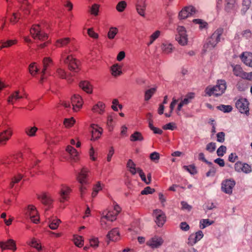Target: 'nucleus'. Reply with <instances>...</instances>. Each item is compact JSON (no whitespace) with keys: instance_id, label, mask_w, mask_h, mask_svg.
<instances>
[{"instance_id":"nucleus-1","label":"nucleus","mask_w":252,"mask_h":252,"mask_svg":"<svg viewBox=\"0 0 252 252\" xmlns=\"http://www.w3.org/2000/svg\"><path fill=\"white\" fill-rule=\"evenodd\" d=\"M60 61L68 65V69L73 72H78L81 69L79 60L73 57L69 50H65L61 54Z\"/></svg>"},{"instance_id":"nucleus-2","label":"nucleus","mask_w":252,"mask_h":252,"mask_svg":"<svg viewBox=\"0 0 252 252\" xmlns=\"http://www.w3.org/2000/svg\"><path fill=\"white\" fill-rule=\"evenodd\" d=\"M21 4L20 9L16 12H13L12 15L9 18L10 22L14 24L20 19L26 18L30 13L31 6L28 0H18Z\"/></svg>"},{"instance_id":"nucleus-3","label":"nucleus","mask_w":252,"mask_h":252,"mask_svg":"<svg viewBox=\"0 0 252 252\" xmlns=\"http://www.w3.org/2000/svg\"><path fill=\"white\" fill-rule=\"evenodd\" d=\"M226 88V82L224 80H218L217 84L214 87L208 86L205 89V93L209 96L221 95Z\"/></svg>"},{"instance_id":"nucleus-4","label":"nucleus","mask_w":252,"mask_h":252,"mask_svg":"<svg viewBox=\"0 0 252 252\" xmlns=\"http://www.w3.org/2000/svg\"><path fill=\"white\" fill-rule=\"evenodd\" d=\"M221 33L220 32H213L208 37L206 43L204 45L205 51L213 48L220 41Z\"/></svg>"},{"instance_id":"nucleus-5","label":"nucleus","mask_w":252,"mask_h":252,"mask_svg":"<svg viewBox=\"0 0 252 252\" xmlns=\"http://www.w3.org/2000/svg\"><path fill=\"white\" fill-rule=\"evenodd\" d=\"M13 134V127L9 125H6L4 129L0 132V145H5Z\"/></svg>"},{"instance_id":"nucleus-6","label":"nucleus","mask_w":252,"mask_h":252,"mask_svg":"<svg viewBox=\"0 0 252 252\" xmlns=\"http://www.w3.org/2000/svg\"><path fill=\"white\" fill-rule=\"evenodd\" d=\"M42 64L43 68L41 71L42 75L40 79L41 82L44 79V76L50 74L51 69L54 65L53 62L50 57L44 58L42 60Z\"/></svg>"},{"instance_id":"nucleus-7","label":"nucleus","mask_w":252,"mask_h":252,"mask_svg":"<svg viewBox=\"0 0 252 252\" xmlns=\"http://www.w3.org/2000/svg\"><path fill=\"white\" fill-rule=\"evenodd\" d=\"M121 210V208L118 204L114 203L113 209H110L106 213L104 212L103 214L106 218L107 220L112 222L116 220L118 215Z\"/></svg>"},{"instance_id":"nucleus-8","label":"nucleus","mask_w":252,"mask_h":252,"mask_svg":"<svg viewBox=\"0 0 252 252\" xmlns=\"http://www.w3.org/2000/svg\"><path fill=\"white\" fill-rule=\"evenodd\" d=\"M27 216L30 218L32 221L34 223H37L39 221V217L38 215L36 208L33 205H29L26 210Z\"/></svg>"},{"instance_id":"nucleus-9","label":"nucleus","mask_w":252,"mask_h":252,"mask_svg":"<svg viewBox=\"0 0 252 252\" xmlns=\"http://www.w3.org/2000/svg\"><path fill=\"white\" fill-rule=\"evenodd\" d=\"M25 97H27V95L25 93L20 91H16L11 94L8 97L7 102L8 104L13 105L20 99Z\"/></svg>"},{"instance_id":"nucleus-10","label":"nucleus","mask_w":252,"mask_h":252,"mask_svg":"<svg viewBox=\"0 0 252 252\" xmlns=\"http://www.w3.org/2000/svg\"><path fill=\"white\" fill-rule=\"evenodd\" d=\"M153 215L156 218V222L157 225L162 226L166 221V216L165 213L160 209L154 210Z\"/></svg>"},{"instance_id":"nucleus-11","label":"nucleus","mask_w":252,"mask_h":252,"mask_svg":"<svg viewBox=\"0 0 252 252\" xmlns=\"http://www.w3.org/2000/svg\"><path fill=\"white\" fill-rule=\"evenodd\" d=\"M236 107L241 113H249V102L246 98H240L236 102Z\"/></svg>"},{"instance_id":"nucleus-12","label":"nucleus","mask_w":252,"mask_h":252,"mask_svg":"<svg viewBox=\"0 0 252 252\" xmlns=\"http://www.w3.org/2000/svg\"><path fill=\"white\" fill-rule=\"evenodd\" d=\"M195 12V8L192 6H186L179 12V17L180 19H185L194 14Z\"/></svg>"},{"instance_id":"nucleus-13","label":"nucleus","mask_w":252,"mask_h":252,"mask_svg":"<svg viewBox=\"0 0 252 252\" xmlns=\"http://www.w3.org/2000/svg\"><path fill=\"white\" fill-rule=\"evenodd\" d=\"M71 191V189L66 186H62L60 191V201L63 203L69 199V195Z\"/></svg>"},{"instance_id":"nucleus-14","label":"nucleus","mask_w":252,"mask_h":252,"mask_svg":"<svg viewBox=\"0 0 252 252\" xmlns=\"http://www.w3.org/2000/svg\"><path fill=\"white\" fill-rule=\"evenodd\" d=\"M71 104L73 110L77 112L82 108L83 101L82 97L79 94H74L71 97Z\"/></svg>"},{"instance_id":"nucleus-15","label":"nucleus","mask_w":252,"mask_h":252,"mask_svg":"<svg viewBox=\"0 0 252 252\" xmlns=\"http://www.w3.org/2000/svg\"><path fill=\"white\" fill-rule=\"evenodd\" d=\"M163 243L162 239L158 236H155L147 241L146 245L152 249L157 248Z\"/></svg>"},{"instance_id":"nucleus-16","label":"nucleus","mask_w":252,"mask_h":252,"mask_svg":"<svg viewBox=\"0 0 252 252\" xmlns=\"http://www.w3.org/2000/svg\"><path fill=\"white\" fill-rule=\"evenodd\" d=\"M92 138L91 140H95L99 138L102 134L103 129L98 125L92 124L91 126Z\"/></svg>"},{"instance_id":"nucleus-17","label":"nucleus","mask_w":252,"mask_h":252,"mask_svg":"<svg viewBox=\"0 0 252 252\" xmlns=\"http://www.w3.org/2000/svg\"><path fill=\"white\" fill-rule=\"evenodd\" d=\"M235 185V181L233 180L227 179L222 183L221 188L222 190L226 193L230 194L232 193V189Z\"/></svg>"},{"instance_id":"nucleus-18","label":"nucleus","mask_w":252,"mask_h":252,"mask_svg":"<svg viewBox=\"0 0 252 252\" xmlns=\"http://www.w3.org/2000/svg\"><path fill=\"white\" fill-rule=\"evenodd\" d=\"M0 248L2 250H11L15 251L17 249L16 242L13 239H9L5 242H0Z\"/></svg>"},{"instance_id":"nucleus-19","label":"nucleus","mask_w":252,"mask_h":252,"mask_svg":"<svg viewBox=\"0 0 252 252\" xmlns=\"http://www.w3.org/2000/svg\"><path fill=\"white\" fill-rule=\"evenodd\" d=\"M26 172L25 169L22 167L21 166L19 167L17 174L12 179L10 182V186L11 188H13L15 184L18 183L21 180Z\"/></svg>"},{"instance_id":"nucleus-20","label":"nucleus","mask_w":252,"mask_h":252,"mask_svg":"<svg viewBox=\"0 0 252 252\" xmlns=\"http://www.w3.org/2000/svg\"><path fill=\"white\" fill-rule=\"evenodd\" d=\"M194 97V94L190 93L186 95L184 99H182L181 102L178 105L177 111L179 112L182 110L183 106L187 105L190 102L191 100Z\"/></svg>"},{"instance_id":"nucleus-21","label":"nucleus","mask_w":252,"mask_h":252,"mask_svg":"<svg viewBox=\"0 0 252 252\" xmlns=\"http://www.w3.org/2000/svg\"><path fill=\"white\" fill-rule=\"evenodd\" d=\"M241 61L246 65L252 67V53L249 52H243L240 56Z\"/></svg>"},{"instance_id":"nucleus-22","label":"nucleus","mask_w":252,"mask_h":252,"mask_svg":"<svg viewBox=\"0 0 252 252\" xmlns=\"http://www.w3.org/2000/svg\"><path fill=\"white\" fill-rule=\"evenodd\" d=\"M88 173L87 168H83L77 176V180L81 185H86L88 183Z\"/></svg>"},{"instance_id":"nucleus-23","label":"nucleus","mask_w":252,"mask_h":252,"mask_svg":"<svg viewBox=\"0 0 252 252\" xmlns=\"http://www.w3.org/2000/svg\"><path fill=\"white\" fill-rule=\"evenodd\" d=\"M107 238L111 241H117L120 239L119 231L117 228L112 229L107 235Z\"/></svg>"},{"instance_id":"nucleus-24","label":"nucleus","mask_w":252,"mask_h":252,"mask_svg":"<svg viewBox=\"0 0 252 252\" xmlns=\"http://www.w3.org/2000/svg\"><path fill=\"white\" fill-rule=\"evenodd\" d=\"M188 39V35L186 32H178L176 35V40L181 45H187Z\"/></svg>"},{"instance_id":"nucleus-25","label":"nucleus","mask_w":252,"mask_h":252,"mask_svg":"<svg viewBox=\"0 0 252 252\" xmlns=\"http://www.w3.org/2000/svg\"><path fill=\"white\" fill-rule=\"evenodd\" d=\"M105 108V104L103 102L99 101L94 105L92 110L94 113L102 114L104 112Z\"/></svg>"},{"instance_id":"nucleus-26","label":"nucleus","mask_w":252,"mask_h":252,"mask_svg":"<svg viewBox=\"0 0 252 252\" xmlns=\"http://www.w3.org/2000/svg\"><path fill=\"white\" fill-rule=\"evenodd\" d=\"M48 25L45 22L33 25L31 29L30 32H32V31H33V32H43L48 30Z\"/></svg>"},{"instance_id":"nucleus-27","label":"nucleus","mask_w":252,"mask_h":252,"mask_svg":"<svg viewBox=\"0 0 252 252\" xmlns=\"http://www.w3.org/2000/svg\"><path fill=\"white\" fill-rule=\"evenodd\" d=\"M79 87L88 94H91L93 92V86L88 81H82L80 82Z\"/></svg>"},{"instance_id":"nucleus-28","label":"nucleus","mask_w":252,"mask_h":252,"mask_svg":"<svg viewBox=\"0 0 252 252\" xmlns=\"http://www.w3.org/2000/svg\"><path fill=\"white\" fill-rule=\"evenodd\" d=\"M39 198L41 202L45 205L50 206L53 203V199L49 194L43 193L41 195Z\"/></svg>"},{"instance_id":"nucleus-29","label":"nucleus","mask_w":252,"mask_h":252,"mask_svg":"<svg viewBox=\"0 0 252 252\" xmlns=\"http://www.w3.org/2000/svg\"><path fill=\"white\" fill-rule=\"evenodd\" d=\"M111 74L114 77H117L122 74V66L118 63L113 65L111 68Z\"/></svg>"},{"instance_id":"nucleus-30","label":"nucleus","mask_w":252,"mask_h":252,"mask_svg":"<svg viewBox=\"0 0 252 252\" xmlns=\"http://www.w3.org/2000/svg\"><path fill=\"white\" fill-rule=\"evenodd\" d=\"M17 42V39H9L6 41L1 40L0 41V49L9 48L13 45H16Z\"/></svg>"},{"instance_id":"nucleus-31","label":"nucleus","mask_w":252,"mask_h":252,"mask_svg":"<svg viewBox=\"0 0 252 252\" xmlns=\"http://www.w3.org/2000/svg\"><path fill=\"white\" fill-rule=\"evenodd\" d=\"M37 130L38 128L35 126H28L25 128L24 132L29 137H34Z\"/></svg>"},{"instance_id":"nucleus-32","label":"nucleus","mask_w":252,"mask_h":252,"mask_svg":"<svg viewBox=\"0 0 252 252\" xmlns=\"http://www.w3.org/2000/svg\"><path fill=\"white\" fill-rule=\"evenodd\" d=\"M192 22L195 25H198L200 30H207L208 29V24L202 19H193Z\"/></svg>"},{"instance_id":"nucleus-33","label":"nucleus","mask_w":252,"mask_h":252,"mask_svg":"<svg viewBox=\"0 0 252 252\" xmlns=\"http://www.w3.org/2000/svg\"><path fill=\"white\" fill-rule=\"evenodd\" d=\"M32 38L35 40L45 41L48 39V35L45 32H33Z\"/></svg>"},{"instance_id":"nucleus-34","label":"nucleus","mask_w":252,"mask_h":252,"mask_svg":"<svg viewBox=\"0 0 252 252\" xmlns=\"http://www.w3.org/2000/svg\"><path fill=\"white\" fill-rule=\"evenodd\" d=\"M116 117L114 115H110L107 117V125L109 131H112L115 125Z\"/></svg>"},{"instance_id":"nucleus-35","label":"nucleus","mask_w":252,"mask_h":252,"mask_svg":"<svg viewBox=\"0 0 252 252\" xmlns=\"http://www.w3.org/2000/svg\"><path fill=\"white\" fill-rule=\"evenodd\" d=\"M231 66L233 68V73L234 75L242 78L244 72L242 67L238 64L234 65L231 64Z\"/></svg>"},{"instance_id":"nucleus-36","label":"nucleus","mask_w":252,"mask_h":252,"mask_svg":"<svg viewBox=\"0 0 252 252\" xmlns=\"http://www.w3.org/2000/svg\"><path fill=\"white\" fill-rule=\"evenodd\" d=\"M66 152L69 154L71 158L76 161L78 159V153L77 150L71 146H68L66 149Z\"/></svg>"},{"instance_id":"nucleus-37","label":"nucleus","mask_w":252,"mask_h":252,"mask_svg":"<svg viewBox=\"0 0 252 252\" xmlns=\"http://www.w3.org/2000/svg\"><path fill=\"white\" fill-rule=\"evenodd\" d=\"M56 76L62 79H67L69 83H71L73 81V79L70 78H68L66 76V73L65 70L62 68H59L56 70Z\"/></svg>"},{"instance_id":"nucleus-38","label":"nucleus","mask_w":252,"mask_h":252,"mask_svg":"<svg viewBox=\"0 0 252 252\" xmlns=\"http://www.w3.org/2000/svg\"><path fill=\"white\" fill-rule=\"evenodd\" d=\"M61 222V221L60 219L56 217H53L50 220L49 226L51 229L55 230L58 228Z\"/></svg>"},{"instance_id":"nucleus-39","label":"nucleus","mask_w":252,"mask_h":252,"mask_svg":"<svg viewBox=\"0 0 252 252\" xmlns=\"http://www.w3.org/2000/svg\"><path fill=\"white\" fill-rule=\"evenodd\" d=\"M129 139L132 142L141 141L144 140V137L141 132L135 131L130 135Z\"/></svg>"},{"instance_id":"nucleus-40","label":"nucleus","mask_w":252,"mask_h":252,"mask_svg":"<svg viewBox=\"0 0 252 252\" xmlns=\"http://www.w3.org/2000/svg\"><path fill=\"white\" fill-rule=\"evenodd\" d=\"M173 46L172 44L168 43H163L161 45V49L165 54H169L172 52Z\"/></svg>"},{"instance_id":"nucleus-41","label":"nucleus","mask_w":252,"mask_h":252,"mask_svg":"<svg viewBox=\"0 0 252 252\" xmlns=\"http://www.w3.org/2000/svg\"><path fill=\"white\" fill-rule=\"evenodd\" d=\"M127 167L129 168V172L134 175L137 172V168H136L135 164L131 159H129L127 163Z\"/></svg>"},{"instance_id":"nucleus-42","label":"nucleus","mask_w":252,"mask_h":252,"mask_svg":"<svg viewBox=\"0 0 252 252\" xmlns=\"http://www.w3.org/2000/svg\"><path fill=\"white\" fill-rule=\"evenodd\" d=\"M227 4L225 6V10L229 12L231 9H234L237 7L236 0H226Z\"/></svg>"},{"instance_id":"nucleus-43","label":"nucleus","mask_w":252,"mask_h":252,"mask_svg":"<svg viewBox=\"0 0 252 252\" xmlns=\"http://www.w3.org/2000/svg\"><path fill=\"white\" fill-rule=\"evenodd\" d=\"M73 242L74 244L78 247H81L83 246L84 240L83 237L81 236L74 235Z\"/></svg>"},{"instance_id":"nucleus-44","label":"nucleus","mask_w":252,"mask_h":252,"mask_svg":"<svg viewBox=\"0 0 252 252\" xmlns=\"http://www.w3.org/2000/svg\"><path fill=\"white\" fill-rule=\"evenodd\" d=\"M102 189L101 185L100 182H98L93 187V192L92 193V197H95L98 192Z\"/></svg>"},{"instance_id":"nucleus-45","label":"nucleus","mask_w":252,"mask_h":252,"mask_svg":"<svg viewBox=\"0 0 252 252\" xmlns=\"http://www.w3.org/2000/svg\"><path fill=\"white\" fill-rule=\"evenodd\" d=\"M29 244L34 248H35L38 252L41 250V244L36 239L33 238Z\"/></svg>"},{"instance_id":"nucleus-46","label":"nucleus","mask_w":252,"mask_h":252,"mask_svg":"<svg viewBox=\"0 0 252 252\" xmlns=\"http://www.w3.org/2000/svg\"><path fill=\"white\" fill-rule=\"evenodd\" d=\"M75 121L73 118L65 119L63 121V125L66 128L72 127L75 124Z\"/></svg>"},{"instance_id":"nucleus-47","label":"nucleus","mask_w":252,"mask_h":252,"mask_svg":"<svg viewBox=\"0 0 252 252\" xmlns=\"http://www.w3.org/2000/svg\"><path fill=\"white\" fill-rule=\"evenodd\" d=\"M107 219L106 218L103 216L100 219V224L101 228L103 229H107L110 227V223L106 221Z\"/></svg>"},{"instance_id":"nucleus-48","label":"nucleus","mask_w":252,"mask_h":252,"mask_svg":"<svg viewBox=\"0 0 252 252\" xmlns=\"http://www.w3.org/2000/svg\"><path fill=\"white\" fill-rule=\"evenodd\" d=\"M29 69L30 73L32 76H34L35 74H36L37 72L38 71V68L35 63H31L29 65Z\"/></svg>"},{"instance_id":"nucleus-49","label":"nucleus","mask_w":252,"mask_h":252,"mask_svg":"<svg viewBox=\"0 0 252 252\" xmlns=\"http://www.w3.org/2000/svg\"><path fill=\"white\" fill-rule=\"evenodd\" d=\"M156 92V88H151L147 90L145 93V100L146 101L149 100Z\"/></svg>"},{"instance_id":"nucleus-50","label":"nucleus","mask_w":252,"mask_h":252,"mask_svg":"<svg viewBox=\"0 0 252 252\" xmlns=\"http://www.w3.org/2000/svg\"><path fill=\"white\" fill-rule=\"evenodd\" d=\"M248 88L247 83L243 80L239 81L237 84V88L240 91H244Z\"/></svg>"},{"instance_id":"nucleus-51","label":"nucleus","mask_w":252,"mask_h":252,"mask_svg":"<svg viewBox=\"0 0 252 252\" xmlns=\"http://www.w3.org/2000/svg\"><path fill=\"white\" fill-rule=\"evenodd\" d=\"M70 42V39L69 37L61 38L57 41V46H63L67 45Z\"/></svg>"},{"instance_id":"nucleus-52","label":"nucleus","mask_w":252,"mask_h":252,"mask_svg":"<svg viewBox=\"0 0 252 252\" xmlns=\"http://www.w3.org/2000/svg\"><path fill=\"white\" fill-rule=\"evenodd\" d=\"M99 6L100 5L96 3L93 4L90 10L91 14L94 16H97L99 12Z\"/></svg>"},{"instance_id":"nucleus-53","label":"nucleus","mask_w":252,"mask_h":252,"mask_svg":"<svg viewBox=\"0 0 252 252\" xmlns=\"http://www.w3.org/2000/svg\"><path fill=\"white\" fill-rule=\"evenodd\" d=\"M213 223V221H210L209 219H203L200 221V228L201 229H204L206 226L212 224Z\"/></svg>"},{"instance_id":"nucleus-54","label":"nucleus","mask_w":252,"mask_h":252,"mask_svg":"<svg viewBox=\"0 0 252 252\" xmlns=\"http://www.w3.org/2000/svg\"><path fill=\"white\" fill-rule=\"evenodd\" d=\"M126 3L125 1H120L116 6V9L119 12H123L126 8Z\"/></svg>"},{"instance_id":"nucleus-55","label":"nucleus","mask_w":252,"mask_h":252,"mask_svg":"<svg viewBox=\"0 0 252 252\" xmlns=\"http://www.w3.org/2000/svg\"><path fill=\"white\" fill-rule=\"evenodd\" d=\"M89 243L92 247L95 249L98 247L99 245L98 239L96 237H92L90 239Z\"/></svg>"},{"instance_id":"nucleus-56","label":"nucleus","mask_w":252,"mask_h":252,"mask_svg":"<svg viewBox=\"0 0 252 252\" xmlns=\"http://www.w3.org/2000/svg\"><path fill=\"white\" fill-rule=\"evenodd\" d=\"M217 108L218 109L224 112H229L232 110V108L230 105H221L218 106Z\"/></svg>"},{"instance_id":"nucleus-57","label":"nucleus","mask_w":252,"mask_h":252,"mask_svg":"<svg viewBox=\"0 0 252 252\" xmlns=\"http://www.w3.org/2000/svg\"><path fill=\"white\" fill-rule=\"evenodd\" d=\"M146 7V6L136 5V10L137 12L139 15L143 17H144L145 16V11Z\"/></svg>"},{"instance_id":"nucleus-58","label":"nucleus","mask_w":252,"mask_h":252,"mask_svg":"<svg viewBox=\"0 0 252 252\" xmlns=\"http://www.w3.org/2000/svg\"><path fill=\"white\" fill-rule=\"evenodd\" d=\"M137 173H139V176L141 178V180L143 182H144L146 184H149V182H147L146 176L142 169H141L140 168H137Z\"/></svg>"},{"instance_id":"nucleus-59","label":"nucleus","mask_w":252,"mask_h":252,"mask_svg":"<svg viewBox=\"0 0 252 252\" xmlns=\"http://www.w3.org/2000/svg\"><path fill=\"white\" fill-rule=\"evenodd\" d=\"M184 168L189 171L192 174L196 173V170L195 167L193 165H189V166H184Z\"/></svg>"},{"instance_id":"nucleus-60","label":"nucleus","mask_w":252,"mask_h":252,"mask_svg":"<svg viewBox=\"0 0 252 252\" xmlns=\"http://www.w3.org/2000/svg\"><path fill=\"white\" fill-rule=\"evenodd\" d=\"M150 159L157 163L159 159V154L157 152H153L150 155Z\"/></svg>"},{"instance_id":"nucleus-61","label":"nucleus","mask_w":252,"mask_h":252,"mask_svg":"<svg viewBox=\"0 0 252 252\" xmlns=\"http://www.w3.org/2000/svg\"><path fill=\"white\" fill-rule=\"evenodd\" d=\"M226 150V148L224 146H220L218 149L217 150V153L218 156L222 157L223 156L224 154L225 153Z\"/></svg>"},{"instance_id":"nucleus-62","label":"nucleus","mask_w":252,"mask_h":252,"mask_svg":"<svg viewBox=\"0 0 252 252\" xmlns=\"http://www.w3.org/2000/svg\"><path fill=\"white\" fill-rule=\"evenodd\" d=\"M23 156L21 153L17 154L14 156L13 160L15 163H19L22 161Z\"/></svg>"},{"instance_id":"nucleus-63","label":"nucleus","mask_w":252,"mask_h":252,"mask_svg":"<svg viewBox=\"0 0 252 252\" xmlns=\"http://www.w3.org/2000/svg\"><path fill=\"white\" fill-rule=\"evenodd\" d=\"M160 32H154L150 37V42L147 43L148 45L152 44L153 42L159 36Z\"/></svg>"},{"instance_id":"nucleus-64","label":"nucleus","mask_w":252,"mask_h":252,"mask_svg":"<svg viewBox=\"0 0 252 252\" xmlns=\"http://www.w3.org/2000/svg\"><path fill=\"white\" fill-rule=\"evenodd\" d=\"M206 149L209 152H213L216 149V144L215 143L211 142L206 146Z\"/></svg>"}]
</instances>
